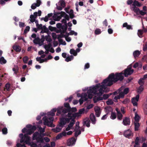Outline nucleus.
<instances>
[{
  "label": "nucleus",
  "mask_w": 147,
  "mask_h": 147,
  "mask_svg": "<svg viewBox=\"0 0 147 147\" xmlns=\"http://www.w3.org/2000/svg\"><path fill=\"white\" fill-rule=\"evenodd\" d=\"M106 103L107 105H111L113 104V102L111 99H109Z\"/></svg>",
  "instance_id": "nucleus-52"
},
{
  "label": "nucleus",
  "mask_w": 147,
  "mask_h": 147,
  "mask_svg": "<svg viewBox=\"0 0 147 147\" xmlns=\"http://www.w3.org/2000/svg\"><path fill=\"white\" fill-rule=\"evenodd\" d=\"M87 97V94L86 93H82V96L79 100L80 105H81L83 104L84 100L85 101H87L88 99Z\"/></svg>",
  "instance_id": "nucleus-12"
},
{
  "label": "nucleus",
  "mask_w": 147,
  "mask_h": 147,
  "mask_svg": "<svg viewBox=\"0 0 147 147\" xmlns=\"http://www.w3.org/2000/svg\"><path fill=\"white\" fill-rule=\"evenodd\" d=\"M123 75L122 71L120 73L116 72L115 74L112 73L109 75L107 78L103 81L102 84H104L107 86H110L118 81H122L124 78Z\"/></svg>",
  "instance_id": "nucleus-1"
},
{
  "label": "nucleus",
  "mask_w": 147,
  "mask_h": 147,
  "mask_svg": "<svg viewBox=\"0 0 147 147\" xmlns=\"http://www.w3.org/2000/svg\"><path fill=\"white\" fill-rule=\"evenodd\" d=\"M70 53L71 54L73 55L74 56L77 55V52L74 49H70Z\"/></svg>",
  "instance_id": "nucleus-33"
},
{
  "label": "nucleus",
  "mask_w": 147,
  "mask_h": 147,
  "mask_svg": "<svg viewBox=\"0 0 147 147\" xmlns=\"http://www.w3.org/2000/svg\"><path fill=\"white\" fill-rule=\"evenodd\" d=\"M63 127H60L59 126V125L58 126H57V127L55 128H54L53 129V131L56 133H57L60 131Z\"/></svg>",
  "instance_id": "nucleus-26"
},
{
  "label": "nucleus",
  "mask_w": 147,
  "mask_h": 147,
  "mask_svg": "<svg viewBox=\"0 0 147 147\" xmlns=\"http://www.w3.org/2000/svg\"><path fill=\"white\" fill-rule=\"evenodd\" d=\"M90 120L92 121V123L94 124L96 123V121L95 116L93 113H91L90 115Z\"/></svg>",
  "instance_id": "nucleus-19"
},
{
  "label": "nucleus",
  "mask_w": 147,
  "mask_h": 147,
  "mask_svg": "<svg viewBox=\"0 0 147 147\" xmlns=\"http://www.w3.org/2000/svg\"><path fill=\"white\" fill-rule=\"evenodd\" d=\"M95 115L97 117H99L101 113L100 108H98L97 109H95Z\"/></svg>",
  "instance_id": "nucleus-24"
},
{
  "label": "nucleus",
  "mask_w": 147,
  "mask_h": 147,
  "mask_svg": "<svg viewBox=\"0 0 147 147\" xmlns=\"http://www.w3.org/2000/svg\"><path fill=\"white\" fill-rule=\"evenodd\" d=\"M106 85L103 84H102V87L99 88V90L98 92L95 94L98 96L97 97V101L102 100L103 99V97H101L104 92V90L106 88Z\"/></svg>",
  "instance_id": "nucleus-5"
},
{
  "label": "nucleus",
  "mask_w": 147,
  "mask_h": 147,
  "mask_svg": "<svg viewBox=\"0 0 147 147\" xmlns=\"http://www.w3.org/2000/svg\"><path fill=\"white\" fill-rule=\"evenodd\" d=\"M37 142L38 143H43L44 142L43 139L42 137H40L36 140Z\"/></svg>",
  "instance_id": "nucleus-43"
},
{
  "label": "nucleus",
  "mask_w": 147,
  "mask_h": 147,
  "mask_svg": "<svg viewBox=\"0 0 147 147\" xmlns=\"http://www.w3.org/2000/svg\"><path fill=\"white\" fill-rule=\"evenodd\" d=\"M30 29V26H27L26 27L25 29L24 30V33H27L28 31H29Z\"/></svg>",
  "instance_id": "nucleus-59"
},
{
  "label": "nucleus",
  "mask_w": 147,
  "mask_h": 147,
  "mask_svg": "<svg viewBox=\"0 0 147 147\" xmlns=\"http://www.w3.org/2000/svg\"><path fill=\"white\" fill-rule=\"evenodd\" d=\"M77 111V109L76 107L71 108L70 112L72 113L73 112H75Z\"/></svg>",
  "instance_id": "nucleus-57"
},
{
  "label": "nucleus",
  "mask_w": 147,
  "mask_h": 147,
  "mask_svg": "<svg viewBox=\"0 0 147 147\" xmlns=\"http://www.w3.org/2000/svg\"><path fill=\"white\" fill-rule=\"evenodd\" d=\"M33 42L36 44H38L40 42V39L38 37H37L34 40Z\"/></svg>",
  "instance_id": "nucleus-38"
},
{
  "label": "nucleus",
  "mask_w": 147,
  "mask_h": 147,
  "mask_svg": "<svg viewBox=\"0 0 147 147\" xmlns=\"http://www.w3.org/2000/svg\"><path fill=\"white\" fill-rule=\"evenodd\" d=\"M19 137L21 138L20 143H22L24 142L27 144L29 142L30 138L28 134H25L24 135L23 134H21L19 135Z\"/></svg>",
  "instance_id": "nucleus-7"
},
{
  "label": "nucleus",
  "mask_w": 147,
  "mask_h": 147,
  "mask_svg": "<svg viewBox=\"0 0 147 147\" xmlns=\"http://www.w3.org/2000/svg\"><path fill=\"white\" fill-rule=\"evenodd\" d=\"M129 92V88H126L124 89L123 92L125 94H126L128 93Z\"/></svg>",
  "instance_id": "nucleus-55"
},
{
  "label": "nucleus",
  "mask_w": 147,
  "mask_h": 147,
  "mask_svg": "<svg viewBox=\"0 0 147 147\" xmlns=\"http://www.w3.org/2000/svg\"><path fill=\"white\" fill-rule=\"evenodd\" d=\"M12 70L14 71V73L16 74L18 72L19 69L18 67L16 68H13L12 69Z\"/></svg>",
  "instance_id": "nucleus-56"
},
{
  "label": "nucleus",
  "mask_w": 147,
  "mask_h": 147,
  "mask_svg": "<svg viewBox=\"0 0 147 147\" xmlns=\"http://www.w3.org/2000/svg\"><path fill=\"white\" fill-rule=\"evenodd\" d=\"M44 121V124L47 125L48 127H54L55 125H53V121L54 120V118L53 117H47L46 116H44L42 118Z\"/></svg>",
  "instance_id": "nucleus-3"
},
{
  "label": "nucleus",
  "mask_w": 147,
  "mask_h": 147,
  "mask_svg": "<svg viewBox=\"0 0 147 147\" xmlns=\"http://www.w3.org/2000/svg\"><path fill=\"white\" fill-rule=\"evenodd\" d=\"M52 36L53 39L54 40H55L57 38V35L55 33L53 32L52 33Z\"/></svg>",
  "instance_id": "nucleus-62"
},
{
  "label": "nucleus",
  "mask_w": 147,
  "mask_h": 147,
  "mask_svg": "<svg viewBox=\"0 0 147 147\" xmlns=\"http://www.w3.org/2000/svg\"><path fill=\"white\" fill-rule=\"evenodd\" d=\"M105 112L106 113L107 115H108L109 114L110 112H113V109L112 108L109 106L106 107L105 108Z\"/></svg>",
  "instance_id": "nucleus-18"
},
{
  "label": "nucleus",
  "mask_w": 147,
  "mask_h": 147,
  "mask_svg": "<svg viewBox=\"0 0 147 147\" xmlns=\"http://www.w3.org/2000/svg\"><path fill=\"white\" fill-rule=\"evenodd\" d=\"M140 54V52L138 50H136L133 52V55L135 58L138 57Z\"/></svg>",
  "instance_id": "nucleus-25"
},
{
  "label": "nucleus",
  "mask_w": 147,
  "mask_h": 147,
  "mask_svg": "<svg viewBox=\"0 0 147 147\" xmlns=\"http://www.w3.org/2000/svg\"><path fill=\"white\" fill-rule=\"evenodd\" d=\"M111 95V94H110V95L107 94H104L102 97L103 99L104 100L107 99L109 97L110 95Z\"/></svg>",
  "instance_id": "nucleus-49"
},
{
  "label": "nucleus",
  "mask_w": 147,
  "mask_h": 147,
  "mask_svg": "<svg viewBox=\"0 0 147 147\" xmlns=\"http://www.w3.org/2000/svg\"><path fill=\"white\" fill-rule=\"evenodd\" d=\"M60 5L62 7H64L65 5V3L64 0H61L60 1Z\"/></svg>",
  "instance_id": "nucleus-45"
},
{
  "label": "nucleus",
  "mask_w": 147,
  "mask_h": 147,
  "mask_svg": "<svg viewBox=\"0 0 147 147\" xmlns=\"http://www.w3.org/2000/svg\"><path fill=\"white\" fill-rule=\"evenodd\" d=\"M123 27H126V28L128 30H132L133 28L131 25H128L127 23L125 22L123 24Z\"/></svg>",
  "instance_id": "nucleus-23"
},
{
  "label": "nucleus",
  "mask_w": 147,
  "mask_h": 147,
  "mask_svg": "<svg viewBox=\"0 0 147 147\" xmlns=\"http://www.w3.org/2000/svg\"><path fill=\"white\" fill-rule=\"evenodd\" d=\"M76 140V138L75 139L73 137L68 139L67 141V144L68 146H72L75 144Z\"/></svg>",
  "instance_id": "nucleus-11"
},
{
  "label": "nucleus",
  "mask_w": 147,
  "mask_h": 147,
  "mask_svg": "<svg viewBox=\"0 0 147 147\" xmlns=\"http://www.w3.org/2000/svg\"><path fill=\"white\" fill-rule=\"evenodd\" d=\"M28 59L29 58L27 56L24 57L23 58V61L25 63H27V61Z\"/></svg>",
  "instance_id": "nucleus-47"
},
{
  "label": "nucleus",
  "mask_w": 147,
  "mask_h": 147,
  "mask_svg": "<svg viewBox=\"0 0 147 147\" xmlns=\"http://www.w3.org/2000/svg\"><path fill=\"white\" fill-rule=\"evenodd\" d=\"M144 90V87L143 86L141 85L138 89L137 92L138 93H141Z\"/></svg>",
  "instance_id": "nucleus-35"
},
{
  "label": "nucleus",
  "mask_w": 147,
  "mask_h": 147,
  "mask_svg": "<svg viewBox=\"0 0 147 147\" xmlns=\"http://www.w3.org/2000/svg\"><path fill=\"white\" fill-rule=\"evenodd\" d=\"M49 29L51 31H53L55 30L56 29V28L55 27H53L52 26H50L49 27Z\"/></svg>",
  "instance_id": "nucleus-63"
},
{
  "label": "nucleus",
  "mask_w": 147,
  "mask_h": 147,
  "mask_svg": "<svg viewBox=\"0 0 147 147\" xmlns=\"http://www.w3.org/2000/svg\"><path fill=\"white\" fill-rule=\"evenodd\" d=\"M45 39L46 41L49 42H50L52 41V40L50 36L49 35L46 36H45Z\"/></svg>",
  "instance_id": "nucleus-39"
},
{
  "label": "nucleus",
  "mask_w": 147,
  "mask_h": 147,
  "mask_svg": "<svg viewBox=\"0 0 147 147\" xmlns=\"http://www.w3.org/2000/svg\"><path fill=\"white\" fill-rule=\"evenodd\" d=\"M80 122L77 121L76 123V127L74 129L75 131H77L78 130L80 127L79 126Z\"/></svg>",
  "instance_id": "nucleus-46"
},
{
  "label": "nucleus",
  "mask_w": 147,
  "mask_h": 147,
  "mask_svg": "<svg viewBox=\"0 0 147 147\" xmlns=\"http://www.w3.org/2000/svg\"><path fill=\"white\" fill-rule=\"evenodd\" d=\"M115 110L117 112V119L118 120H121L122 119L123 115L121 113L120 110L118 108L115 109Z\"/></svg>",
  "instance_id": "nucleus-15"
},
{
  "label": "nucleus",
  "mask_w": 147,
  "mask_h": 147,
  "mask_svg": "<svg viewBox=\"0 0 147 147\" xmlns=\"http://www.w3.org/2000/svg\"><path fill=\"white\" fill-rule=\"evenodd\" d=\"M51 44L50 43L48 45L45 46V48L46 50H49L51 48Z\"/></svg>",
  "instance_id": "nucleus-42"
},
{
  "label": "nucleus",
  "mask_w": 147,
  "mask_h": 147,
  "mask_svg": "<svg viewBox=\"0 0 147 147\" xmlns=\"http://www.w3.org/2000/svg\"><path fill=\"white\" fill-rule=\"evenodd\" d=\"M0 62H1V64H5L6 63L7 61L5 59L4 57H1L0 58Z\"/></svg>",
  "instance_id": "nucleus-37"
},
{
  "label": "nucleus",
  "mask_w": 147,
  "mask_h": 147,
  "mask_svg": "<svg viewBox=\"0 0 147 147\" xmlns=\"http://www.w3.org/2000/svg\"><path fill=\"white\" fill-rule=\"evenodd\" d=\"M139 138L137 137L135 140V144L134 145V147H140V144L139 143Z\"/></svg>",
  "instance_id": "nucleus-27"
},
{
  "label": "nucleus",
  "mask_w": 147,
  "mask_h": 147,
  "mask_svg": "<svg viewBox=\"0 0 147 147\" xmlns=\"http://www.w3.org/2000/svg\"><path fill=\"white\" fill-rule=\"evenodd\" d=\"M73 58V56L72 55H71L70 57H68L66 58L65 59V60L66 61L68 62L71 61Z\"/></svg>",
  "instance_id": "nucleus-44"
},
{
  "label": "nucleus",
  "mask_w": 147,
  "mask_h": 147,
  "mask_svg": "<svg viewBox=\"0 0 147 147\" xmlns=\"http://www.w3.org/2000/svg\"><path fill=\"white\" fill-rule=\"evenodd\" d=\"M84 125H86L88 127H90V121L88 118H85L83 121Z\"/></svg>",
  "instance_id": "nucleus-17"
},
{
  "label": "nucleus",
  "mask_w": 147,
  "mask_h": 147,
  "mask_svg": "<svg viewBox=\"0 0 147 147\" xmlns=\"http://www.w3.org/2000/svg\"><path fill=\"white\" fill-rule=\"evenodd\" d=\"M41 3V2L40 0H37L36 3V4L37 5V7H39Z\"/></svg>",
  "instance_id": "nucleus-64"
},
{
  "label": "nucleus",
  "mask_w": 147,
  "mask_h": 147,
  "mask_svg": "<svg viewBox=\"0 0 147 147\" xmlns=\"http://www.w3.org/2000/svg\"><path fill=\"white\" fill-rule=\"evenodd\" d=\"M30 22H29V23H33L35 21L36 19V18L35 17H34V16L33 15H31L30 16Z\"/></svg>",
  "instance_id": "nucleus-30"
},
{
  "label": "nucleus",
  "mask_w": 147,
  "mask_h": 147,
  "mask_svg": "<svg viewBox=\"0 0 147 147\" xmlns=\"http://www.w3.org/2000/svg\"><path fill=\"white\" fill-rule=\"evenodd\" d=\"M145 79L143 78H140L138 81V84L141 85L143 86L144 83V81Z\"/></svg>",
  "instance_id": "nucleus-32"
},
{
  "label": "nucleus",
  "mask_w": 147,
  "mask_h": 147,
  "mask_svg": "<svg viewBox=\"0 0 147 147\" xmlns=\"http://www.w3.org/2000/svg\"><path fill=\"white\" fill-rule=\"evenodd\" d=\"M34 132L32 131L30 129H27L26 134H28V135H30L32 134Z\"/></svg>",
  "instance_id": "nucleus-58"
},
{
  "label": "nucleus",
  "mask_w": 147,
  "mask_h": 147,
  "mask_svg": "<svg viewBox=\"0 0 147 147\" xmlns=\"http://www.w3.org/2000/svg\"><path fill=\"white\" fill-rule=\"evenodd\" d=\"M143 33V31L142 30H138V34L139 37H141L140 36L142 35Z\"/></svg>",
  "instance_id": "nucleus-60"
},
{
  "label": "nucleus",
  "mask_w": 147,
  "mask_h": 147,
  "mask_svg": "<svg viewBox=\"0 0 147 147\" xmlns=\"http://www.w3.org/2000/svg\"><path fill=\"white\" fill-rule=\"evenodd\" d=\"M75 131H76V132L75 133V136L76 137H77L79 135L81 134V131L80 130H79L78 132V130Z\"/></svg>",
  "instance_id": "nucleus-51"
},
{
  "label": "nucleus",
  "mask_w": 147,
  "mask_h": 147,
  "mask_svg": "<svg viewBox=\"0 0 147 147\" xmlns=\"http://www.w3.org/2000/svg\"><path fill=\"white\" fill-rule=\"evenodd\" d=\"M133 10L136 13L137 15H139V12L140 11L139 9L137 7H133Z\"/></svg>",
  "instance_id": "nucleus-29"
},
{
  "label": "nucleus",
  "mask_w": 147,
  "mask_h": 147,
  "mask_svg": "<svg viewBox=\"0 0 147 147\" xmlns=\"http://www.w3.org/2000/svg\"><path fill=\"white\" fill-rule=\"evenodd\" d=\"M139 13V14H140L141 16H143L145 14L146 15L147 12H146L144 11H143L142 10H140Z\"/></svg>",
  "instance_id": "nucleus-53"
},
{
  "label": "nucleus",
  "mask_w": 147,
  "mask_h": 147,
  "mask_svg": "<svg viewBox=\"0 0 147 147\" xmlns=\"http://www.w3.org/2000/svg\"><path fill=\"white\" fill-rule=\"evenodd\" d=\"M101 85L99 83L96 85L95 86L93 87H90V88L87 90V94H92L93 93L94 94H95L99 90V88H101L102 86V84H102Z\"/></svg>",
  "instance_id": "nucleus-4"
},
{
  "label": "nucleus",
  "mask_w": 147,
  "mask_h": 147,
  "mask_svg": "<svg viewBox=\"0 0 147 147\" xmlns=\"http://www.w3.org/2000/svg\"><path fill=\"white\" fill-rule=\"evenodd\" d=\"M84 109L82 108L80 109L79 110L78 112V113H72L71 112H69V113H70L71 115H72L73 117H74L75 118H76V117H79L80 116H81V115L84 113Z\"/></svg>",
  "instance_id": "nucleus-10"
},
{
  "label": "nucleus",
  "mask_w": 147,
  "mask_h": 147,
  "mask_svg": "<svg viewBox=\"0 0 147 147\" xmlns=\"http://www.w3.org/2000/svg\"><path fill=\"white\" fill-rule=\"evenodd\" d=\"M67 29V25H63L62 27L61 28L62 31V33H65L67 34V32H66Z\"/></svg>",
  "instance_id": "nucleus-20"
},
{
  "label": "nucleus",
  "mask_w": 147,
  "mask_h": 147,
  "mask_svg": "<svg viewBox=\"0 0 147 147\" xmlns=\"http://www.w3.org/2000/svg\"><path fill=\"white\" fill-rule=\"evenodd\" d=\"M64 105L66 108L63 107L58 108L57 115L59 116L60 114L62 115L67 113L70 112L71 107L69 104L68 102L65 103H64Z\"/></svg>",
  "instance_id": "nucleus-2"
},
{
  "label": "nucleus",
  "mask_w": 147,
  "mask_h": 147,
  "mask_svg": "<svg viewBox=\"0 0 147 147\" xmlns=\"http://www.w3.org/2000/svg\"><path fill=\"white\" fill-rule=\"evenodd\" d=\"M1 131L4 134H6L7 133V129L5 127H4L1 130Z\"/></svg>",
  "instance_id": "nucleus-40"
},
{
  "label": "nucleus",
  "mask_w": 147,
  "mask_h": 147,
  "mask_svg": "<svg viewBox=\"0 0 147 147\" xmlns=\"http://www.w3.org/2000/svg\"><path fill=\"white\" fill-rule=\"evenodd\" d=\"M94 32L95 34L98 35L100 34L101 33V31L100 29H96L95 30Z\"/></svg>",
  "instance_id": "nucleus-54"
},
{
  "label": "nucleus",
  "mask_w": 147,
  "mask_h": 147,
  "mask_svg": "<svg viewBox=\"0 0 147 147\" xmlns=\"http://www.w3.org/2000/svg\"><path fill=\"white\" fill-rule=\"evenodd\" d=\"M125 95V94L123 92H119V96L120 98H123Z\"/></svg>",
  "instance_id": "nucleus-61"
},
{
  "label": "nucleus",
  "mask_w": 147,
  "mask_h": 147,
  "mask_svg": "<svg viewBox=\"0 0 147 147\" xmlns=\"http://www.w3.org/2000/svg\"><path fill=\"white\" fill-rule=\"evenodd\" d=\"M71 119V118H65L64 117H62L60 119V122L59 123V126L63 127L67 123H68L69 122Z\"/></svg>",
  "instance_id": "nucleus-8"
},
{
  "label": "nucleus",
  "mask_w": 147,
  "mask_h": 147,
  "mask_svg": "<svg viewBox=\"0 0 147 147\" xmlns=\"http://www.w3.org/2000/svg\"><path fill=\"white\" fill-rule=\"evenodd\" d=\"M39 137V133L38 132H36L33 135L32 140H36Z\"/></svg>",
  "instance_id": "nucleus-21"
},
{
  "label": "nucleus",
  "mask_w": 147,
  "mask_h": 147,
  "mask_svg": "<svg viewBox=\"0 0 147 147\" xmlns=\"http://www.w3.org/2000/svg\"><path fill=\"white\" fill-rule=\"evenodd\" d=\"M117 115L115 113L113 112L111 113V115L110 118L113 120L115 119L116 118Z\"/></svg>",
  "instance_id": "nucleus-31"
},
{
  "label": "nucleus",
  "mask_w": 147,
  "mask_h": 147,
  "mask_svg": "<svg viewBox=\"0 0 147 147\" xmlns=\"http://www.w3.org/2000/svg\"><path fill=\"white\" fill-rule=\"evenodd\" d=\"M133 135V134L130 129H128L125 131L123 135L126 138H129L130 136Z\"/></svg>",
  "instance_id": "nucleus-14"
},
{
  "label": "nucleus",
  "mask_w": 147,
  "mask_h": 147,
  "mask_svg": "<svg viewBox=\"0 0 147 147\" xmlns=\"http://www.w3.org/2000/svg\"><path fill=\"white\" fill-rule=\"evenodd\" d=\"M10 84L7 83L5 85V89H6L7 91H9L10 90Z\"/></svg>",
  "instance_id": "nucleus-48"
},
{
  "label": "nucleus",
  "mask_w": 147,
  "mask_h": 147,
  "mask_svg": "<svg viewBox=\"0 0 147 147\" xmlns=\"http://www.w3.org/2000/svg\"><path fill=\"white\" fill-rule=\"evenodd\" d=\"M42 30H43L45 32H47L49 31L48 29L45 26H42Z\"/></svg>",
  "instance_id": "nucleus-50"
},
{
  "label": "nucleus",
  "mask_w": 147,
  "mask_h": 147,
  "mask_svg": "<svg viewBox=\"0 0 147 147\" xmlns=\"http://www.w3.org/2000/svg\"><path fill=\"white\" fill-rule=\"evenodd\" d=\"M123 122L125 125H129L130 123V119L127 117H125L123 119Z\"/></svg>",
  "instance_id": "nucleus-16"
},
{
  "label": "nucleus",
  "mask_w": 147,
  "mask_h": 147,
  "mask_svg": "<svg viewBox=\"0 0 147 147\" xmlns=\"http://www.w3.org/2000/svg\"><path fill=\"white\" fill-rule=\"evenodd\" d=\"M139 95H136V97H133L131 99V102L134 106H136L137 105V102L138 101L139 98Z\"/></svg>",
  "instance_id": "nucleus-13"
},
{
  "label": "nucleus",
  "mask_w": 147,
  "mask_h": 147,
  "mask_svg": "<svg viewBox=\"0 0 147 147\" xmlns=\"http://www.w3.org/2000/svg\"><path fill=\"white\" fill-rule=\"evenodd\" d=\"M140 119V117L137 113H135V120L136 122H138Z\"/></svg>",
  "instance_id": "nucleus-41"
},
{
  "label": "nucleus",
  "mask_w": 147,
  "mask_h": 147,
  "mask_svg": "<svg viewBox=\"0 0 147 147\" xmlns=\"http://www.w3.org/2000/svg\"><path fill=\"white\" fill-rule=\"evenodd\" d=\"M132 5L134 7H136V6L140 7L142 5V4L138 1H134L133 2Z\"/></svg>",
  "instance_id": "nucleus-22"
},
{
  "label": "nucleus",
  "mask_w": 147,
  "mask_h": 147,
  "mask_svg": "<svg viewBox=\"0 0 147 147\" xmlns=\"http://www.w3.org/2000/svg\"><path fill=\"white\" fill-rule=\"evenodd\" d=\"M135 125V130L136 131H138L139 129L140 125L138 123H134Z\"/></svg>",
  "instance_id": "nucleus-36"
},
{
  "label": "nucleus",
  "mask_w": 147,
  "mask_h": 147,
  "mask_svg": "<svg viewBox=\"0 0 147 147\" xmlns=\"http://www.w3.org/2000/svg\"><path fill=\"white\" fill-rule=\"evenodd\" d=\"M134 71V70L131 69V66H128L127 68L123 70L122 72L125 77H127L132 74Z\"/></svg>",
  "instance_id": "nucleus-6"
},
{
  "label": "nucleus",
  "mask_w": 147,
  "mask_h": 147,
  "mask_svg": "<svg viewBox=\"0 0 147 147\" xmlns=\"http://www.w3.org/2000/svg\"><path fill=\"white\" fill-rule=\"evenodd\" d=\"M67 34L68 36L74 35L75 36H76L78 34L77 32H75L74 31L72 30L69 33L67 32Z\"/></svg>",
  "instance_id": "nucleus-34"
},
{
  "label": "nucleus",
  "mask_w": 147,
  "mask_h": 147,
  "mask_svg": "<svg viewBox=\"0 0 147 147\" xmlns=\"http://www.w3.org/2000/svg\"><path fill=\"white\" fill-rule=\"evenodd\" d=\"M13 48L14 50L17 52H20L21 49V47L18 46H13Z\"/></svg>",
  "instance_id": "nucleus-28"
},
{
  "label": "nucleus",
  "mask_w": 147,
  "mask_h": 147,
  "mask_svg": "<svg viewBox=\"0 0 147 147\" xmlns=\"http://www.w3.org/2000/svg\"><path fill=\"white\" fill-rule=\"evenodd\" d=\"M67 116L69 118H71V122L68 125V126H69L71 128L74 125V124L76 122V121L75 120V118L74 117H73L70 113H68L67 114Z\"/></svg>",
  "instance_id": "nucleus-9"
}]
</instances>
